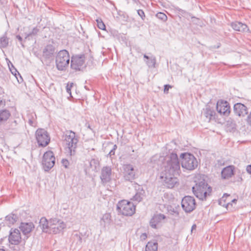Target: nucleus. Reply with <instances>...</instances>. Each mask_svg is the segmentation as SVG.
<instances>
[{"instance_id":"423d86ee","label":"nucleus","mask_w":251,"mask_h":251,"mask_svg":"<svg viewBox=\"0 0 251 251\" xmlns=\"http://www.w3.org/2000/svg\"><path fill=\"white\" fill-rule=\"evenodd\" d=\"M117 209L122 215L130 216L135 212V205L126 200H122L119 201L117 205Z\"/></svg>"},{"instance_id":"b1692460","label":"nucleus","mask_w":251,"mask_h":251,"mask_svg":"<svg viewBox=\"0 0 251 251\" xmlns=\"http://www.w3.org/2000/svg\"><path fill=\"white\" fill-rule=\"evenodd\" d=\"M8 61L7 62L9 68L10 69L11 73L16 77L19 83H21L23 81V79L21 76V75L19 73V72L16 70V69L14 67L12 63L8 59H6Z\"/></svg>"},{"instance_id":"3c124183","label":"nucleus","mask_w":251,"mask_h":251,"mask_svg":"<svg viewBox=\"0 0 251 251\" xmlns=\"http://www.w3.org/2000/svg\"><path fill=\"white\" fill-rule=\"evenodd\" d=\"M151 57H149V56L147 55L146 54L144 55V58L147 59V60H149L150 58Z\"/></svg>"},{"instance_id":"72a5a7b5","label":"nucleus","mask_w":251,"mask_h":251,"mask_svg":"<svg viewBox=\"0 0 251 251\" xmlns=\"http://www.w3.org/2000/svg\"><path fill=\"white\" fill-rule=\"evenodd\" d=\"M39 31V29L38 28H37V27H34L30 32L26 34L25 38L36 35Z\"/></svg>"},{"instance_id":"bb28decb","label":"nucleus","mask_w":251,"mask_h":251,"mask_svg":"<svg viewBox=\"0 0 251 251\" xmlns=\"http://www.w3.org/2000/svg\"><path fill=\"white\" fill-rule=\"evenodd\" d=\"M111 217L110 213H106L103 214L100 221V225L103 226L109 225L111 222Z\"/></svg>"},{"instance_id":"f704fd0d","label":"nucleus","mask_w":251,"mask_h":251,"mask_svg":"<svg viewBox=\"0 0 251 251\" xmlns=\"http://www.w3.org/2000/svg\"><path fill=\"white\" fill-rule=\"evenodd\" d=\"M156 17L159 19L161 20L163 22H165L167 20V16L165 14L162 12H158L156 14Z\"/></svg>"},{"instance_id":"f03ea898","label":"nucleus","mask_w":251,"mask_h":251,"mask_svg":"<svg viewBox=\"0 0 251 251\" xmlns=\"http://www.w3.org/2000/svg\"><path fill=\"white\" fill-rule=\"evenodd\" d=\"M63 138L67 151L70 155H74L77 147L78 136L72 130H67L64 134Z\"/></svg>"},{"instance_id":"79ce46f5","label":"nucleus","mask_w":251,"mask_h":251,"mask_svg":"<svg viewBox=\"0 0 251 251\" xmlns=\"http://www.w3.org/2000/svg\"><path fill=\"white\" fill-rule=\"evenodd\" d=\"M172 86L169 84H166L164 85V93L168 94L170 88H172Z\"/></svg>"},{"instance_id":"393cba45","label":"nucleus","mask_w":251,"mask_h":251,"mask_svg":"<svg viewBox=\"0 0 251 251\" xmlns=\"http://www.w3.org/2000/svg\"><path fill=\"white\" fill-rule=\"evenodd\" d=\"M19 220V216L15 214L11 213L6 216L5 218L6 224L8 226H11Z\"/></svg>"},{"instance_id":"052dcab7","label":"nucleus","mask_w":251,"mask_h":251,"mask_svg":"<svg viewBox=\"0 0 251 251\" xmlns=\"http://www.w3.org/2000/svg\"><path fill=\"white\" fill-rule=\"evenodd\" d=\"M85 89H87V90H89V89H87V87L85 86Z\"/></svg>"},{"instance_id":"de8ad7c7","label":"nucleus","mask_w":251,"mask_h":251,"mask_svg":"<svg viewBox=\"0 0 251 251\" xmlns=\"http://www.w3.org/2000/svg\"><path fill=\"white\" fill-rule=\"evenodd\" d=\"M75 236L77 239V240L79 241L80 243L82 242V237L80 235L77 234H75Z\"/></svg>"},{"instance_id":"39448f33","label":"nucleus","mask_w":251,"mask_h":251,"mask_svg":"<svg viewBox=\"0 0 251 251\" xmlns=\"http://www.w3.org/2000/svg\"><path fill=\"white\" fill-rule=\"evenodd\" d=\"M182 159L181 166L182 168L192 171L198 166V161L195 157L189 153H182L180 155Z\"/></svg>"},{"instance_id":"ddd939ff","label":"nucleus","mask_w":251,"mask_h":251,"mask_svg":"<svg viewBox=\"0 0 251 251\" xmlns=\"http://www.w3.org/2000/svg\"><path fill=\"white\" fill-rule=\"evenodd\" d=\"M112 168L111 166H104L100 172V178L102 185L105 186L111 180Z\"/></svg>"},{"instance_id":"6ab92c4d","label":"nucleus","mask_w":251,"mask_h":251,"mask_svg":"<svg viewBox=\"0 0 251 251\" xmlns=\"http://www.w3.org/2000/svg\"><path fill=\"white\" fill-rule=\"evenodd\" d=\"M202 114L208 122L211 121H216V112L210 106H207L203 109Z\"/></svg>"},{"instance_id":"20e7f679","label":"nucleus","mask_w":251,"mask_h":251,"mask_svg":"<svg viewBox=\"0 0 251 251\" xmlns=\"http://www.w3.org/2000/svg\"><path fill=\"white\" fill-rule=\"evenodd\" d=\"M70 62V55L65 50H60L56 56L55 63L58 70L63 71L68 67Z\"/></svg>"},{"instance_id":"603ef678","label":"nucleus","mask_w":251,"mask_h":251,"mask_svg":"<svg viewBox=\"0 0 251 251\" xmlns=\"http://www.w3.org/2000/svg\"><path fill=\"white\" fill-rule=\"evenodd\" d=\"M196 225H193L192 226L191 230L192 231L193 229H196Z\"/></svg>"},{"instance_id":"8fccbe9b","label":"nucleus","mask_w":251,"mask_h":251,"mask_svg":"<svg viewBox=\"0 0 251 251\" xmlns=\"http://www.w3.org/2000/svg\"><path fill=\"white\" fill-rule=\"evenodd\" d=\"M16 38L18 39V40L20 42H22L23 40L22 37L19 35L16 36Z\"/></svg>"},{"instance_id":"a18cd8bd","label":"nucleus","mask_w":251,"mask_h":251,"mask_svg":"<svg viewBox=\"0 0 251 251\" xmlns=\"http://www.w3.org/2000/svg\"><path fill=\"white\" fill-rule=\"evenodd\" d=\"M247 122L248 124L251 126V112L250 113L247 117Z\"/></svg>"},{"instance_id":"6e6552de","label":"nucleus","mask_w":251,"mask_h":251,"mask_svg":"<svg viewBox=\"0 0 251 251\" xmlns=\"http://www.w3.org/2000/svg\"><path fill=\"white\" fill-rule=\"evenodd\" d=\"M35 136L39 147H46L50 142L49 134L43 128H38L36 131Z\"/></svg>"},{"instance_id":"a19ab883","label":"nucleus","mask_w":251,"mask_h":251,"mask_svg":"<svg viewBox=\"0 0 251 251\" xmlns=\"http://www.w3.org/2000/svg\"><path fill=\"white\" fill-rule=\"evenodd\" d=\"M137 13L139 16L143 20H144L146 17L144 12L143 10L139 9L137 10Z\"/></svg>"},{"instance_id":"2f4dec72","label":"nucleus","mask_w":251,"mask_h":251,"mask_svg":"<svg viewBox=\"0 0 251 251\" xmlns=\"http://www.w3.org/2000/svg\"><path fill=\"white\" fill-rule=\"evenodd\" d=\"M146 64L149 68H155L156 64V58L154 56H151L150 58L146 61Z\"/></svg>"},{"instance_id":"58836bf2","label":"nucleus","mask_w":251,"mask_h":251,"mask_svg":"<svg viewBox=\"0 0 251 251\" xmlns=\"http://www.w3.org/2000/svg\"><path fill=\"white\" fill-rule=\"evenodd\" d=\"M73 85H74V83L72 82L71 83H68L66 86V91L68 94H69V95H70L71 97H72V95H71V90Z\"/></svg>"},{"instance_id":"bf43d9fd","label":"nucleus","mask_w":251,"mask_h":251,"mask_svg":"<svg viewBox=\"0 0 251 251\" xmlns=\"http://www.w3.org/2000/svg\"><path fill=\"white\" fill-rule=\"evenodd\" d=\"M220 46V44H219V45L218 46L217 48H219Z\"/></svg>"},{"instance_id":"f8f14e48","label":"nucleus","mask_w":251,"mask_h":251,"mask_svg":"<svg viewBox=\"0 0 251 251\" xmlns=\"http://www.w3.org/2000/svg\"><path fill=\"white\" fill-rule=\"evenodd\" d=\"M181 206L186 212L190 213L196 208L195 200L193 197L185 196L182 200Z\"/></svg>"},{"instance_id":"ea45409f","label":"nucleus","mask_w":251,"mask_h":251,"mask_svg":"<svg viewBox=\"0 0 251 251\" xmlns=\"http://www.w3.org/2000/svg\"><path fill=\"white\" fill-rule=\"evenodd\" d=\"M61 163L65 168H68L70 163L69 161L66 159H62L61 160Z\"/></svg>"},{"instance_id":"7c9ffc66","label":"nucleus","mask_w":251,"mask_h":251,"mask_svg":"<svg viewBox=\"0 0 251 251\" xmlns=\"http://www.w3.org/2000/svg\"><path fill=\"white\" fill-rule=\"evenodd\" d=\"M9 43V39L7 36V33L5 32L4 34L0 37V47L6 48Z\"/></svg>"},{"instance_id":"c9c22d12","label":"nucleus","mask_w":251,"mask_h":251,"mask_svg":"<svg viewBox=\"0 0 251 251\" xmlns=\"http://www.w3.org/2000/svg\"><path fill=\"white\" fill-rule=\"evenodd\" d=\"M117 149V146L116 144H115L113 146V148L110 150L109 153L107 154V156L109 157L110 158H111V159H112V158H113V156L115 155V151Z\"/></svg>"},{"instance_id":"c03bdc74","label":"nucleus","mask_w":251,"mask_h":251,"mask_svg":"<svg viewBox=\"0 0 251 251\" xmlns=\"http://www.w3.org/2000/svg\"><path fill=\"white\" fill-rule=\"evenodd\" d=\"M5 105V100L0 98V108L3 107Z\"/></svg>"},{"instance_id":"a211bd4d","label":"nucleus","mask_w":251,"mask_h":251,"mask_svg":"<svg viewBox=\"0 0 251 251\" xmlns=\"http://www.w3.org/2000/svg\"><path fill=\"white\" fill-rule=\"evenodd\" d=\"M234 113L238 116L244 117L248 113V108L246 106L241 103H237L233 107Z\"/></svg>"},{"instance_id":"cd10ccee","label":"nucleus","mask_w":251,"mask_h":251,"mask_svg":"<svg viewBox=\"0 0 251 251\" xmlns=\"http://www.w3.org/2000/svg\"><path fill=\"white\" fill-rule=\"evenodd\" d=\"M145 191L143 189H139L131 200L133 201L139 202L143 200V197L145 195Z\"/></svg>"},{"instance_id":"6e6d98bb","label":"nucleus","mask_w":251,"mask_h":251,"mask_svg":"<svg viewBox=\"0 0 251 251\" xmlns=\"http://www.w3.org/2000/svg\"><path fill=\"white\" fill-rule=\"evenodd\" d=\"M236 201H237L236 199H233V200H232V202H236Z\"/></svg>"},{"instance_id":"dca6fc26","label":"nucleus","mask_w":251,"mask_h":251,"mask_svg":"<svg viewBox=\"0 0 251 251\" xmlns=\"http://www.w3.org/2000/svg\"><path fill=\"white\" fill-rule=\"evenodd\" d=\"M216 108L219 113L225 116H228L230 113V107L226 101H218Z\"/></svg>"},{"instance_id":"5701e85b","label":"nucleus","mask_w":251,"mask_h":251,"mask_svg":"<svg viewBox=\"0 0 251 251\" xmlns=\"http://www.w3.org/2000/svg\"><path fill=\"white\" fill-rule=\"evenodd\" d=\"M234 169L233 166H228L224 168L221 172L222 177L224 179L230 178L234 175Z\"/></svg>"},{"instance_id":"864d4df0","label":"nucleus","mask_w":251,"mask_h":251,"mask_svg":"<svg viewBox=\"0 0 251 251\" xmlns=\"http://www.w3.org/2000/svg\"><path fill=\"white\" fill-rule=\"evenodd\" d=\"M229 195H227V194H225L223 196V197H222V199H224L225 197H229Z\"/></svg>"},{"instance_id":"680f3d73","label":"nucleus","mask_w":251,"mask_h":251,"mask_svg":"<svg viewBox=\"0 0 251 251\" xmlns=\"http://www.w3.org/2000/svg\"><path fill=\"white\" fill-rule=\"evenodd\" d=\"M221 201H222V200H221L219 201V203H220V204H221Z\"/></svg>"},{"instance_id":"412c9836","label":"nucleus","mask_w":251,"mask_h":251,"mask_svg":"<svg viewBox=\"0 0 251 251\" xmlns=\"http://www.w3.org/2000/svg\"><path fill=\"white\" fill-rule=\"evenodd\" d=\"M231 26L234 30L240 32H248L249 30L248 26L246 24L239 22L232 23Z\"/></svg>"},{"instance_id":"9b49d317","label":"nucleus","mask_w":251,"mask_h":251,"mask_svg":"<svg viewBox=\"0 0 251 251\" xmlns=\"http://www.w3.org/2000/svg\"><path fill=\"white\" fill-rule=\"evenodd\" d=\"M66 224L62 221L54 218L50 220V232L57 234L66 228Z\"/></svg>"},{"instance_id":"4be33fe9","label":"nucleus","mask_w":251,"mask_h":251,"mask_svg":"<svg viewBox=\"0 0 251 251\" xmlns=\"http://www.w3.org/2000/svg\"><path fill=\"white\" fill-rule=\"evenodd\" d=\"M165 218L163 214H159L154 215L150 221V225L153 228H157V225L161 221Z\"/></svg>"},{"instance_id":"0e129e2a","label":"nucleus","mask_w":251,"mask_h":251,"mask_svg":"<svg viewBox=\"0 0 251 251\" xmlns=\"http://www.w3.org/2000/svg\"><path fill=\"white\" fill-rule=\"evenodd\" d=\"M10 67H11V68H12V69H13V67L11 66Z\"/></svg>"},{"instance_id":"c85d7f7f","label":"nucleus","mask_w":251,"mask_h":251,"mask_svg":"<svg viewBox=\"0 0 251 251\" xmlns=\"http://www.w3.org/2000/svg\"><path fill=\"white\" fill-rule=\"evenodd\" d=\"M158 243L155 241H149L146 246L145 251H157Z\"/></svg>"},{"instance_id":"4c0bfd02","label":"nucleus","mask_w":251,"mask_h":251,"mask_svg":"<svg viewBox=\"0 0 251 251\" xmlns=\"http://www.w3.org/2000/svg\"><path fill=\"white\" fill-rule=\"evenodd\" d=\"M97 22L98 27L100 29H102V30L105 29V25L103 23V22L101 20V19L97 20Z\"/></svg>"},{"instance_id":"aec40b11","label":"nucleus","mask_w":251,"mask_h":251,"mask_svg":"<svg viewBox=\"0 0 251 251\" xmlns=\"http://www.w3.org/2000/svg\"><path fill=\"white\" fill-rule=\"evenodd\" d=\"M19 228L24 234L26 235L34 228V225L32 222L22 223Z\"/></svg>"},{"instance_id":"5fc2aeb1","label":"nucleus","mask_w":251,"mask_h":251,"mask_svg":"<svg viewBox=\"0 0 251 251\" xmlns=\"http://www.w3.org/2000/svg\"><path fill=\"white\" fill-rule=\"evenodd\" d=\"M12 124H15V125H16L17 122L16 121H14L13 122H12Z\"/></svg>"},{"instance_id":"f257e3e1","label":"nucleus","mask_w":251,"mask_h":251,"mask_svg":"<svg viewBox=\"0 0 251 251\" xmlns=\"http://www.w3.org/2000/svg\"><path fill=\"white\" fill-rule=\"evenodd\" d=\"M195 185L192 187L194 195L201 200H206L212 192V188L207 183L204 175H198L195 177Z\"/></svg>"},{"instance_id":"09e8293b","label":"nucleus","mask_w":251,"mask_h":251,"mask_svg":"<svg viewBox=\"0 0 251 251\" xmlns=\"http://www.w3.org/2000/svg\"><path fill=\"white\" fill-rule=\"evenodd\" d=\"M246 170L248 173H249L250 174H251V165H249L247 166Z\"/></svg>"},{"instance_id":"37998d69","label":"nucleus","mask_w":251,"mask_h":251,"mask_svg":"<svg viewBox=\"0 0 251 251\" xmlns=\"http://www.w3.org/2000/svg\"><path fill=\"white\" fill-rule=\"evenodd\" d=\"M147 238V235L146 233H142L140 236V238L141 240H145Z\"/></svg>"},{"instance_id":"4d7b16f0","label":"nucleus","mask_w":251,"mask_h":251,"mask_svg":"<svg viewBox=\"0 0 251 251\" xmlns=\"http://www.w3.org/2000/svg\"><path fill=\"white\" fill-rule=\"evenodd\" d=\"M88 127L89 128H90L91 130H92V129L91 128L90 126H89H89H88Z\"/></svg>"},{"instance_id":"1a4fd4ad","label":"nucleus","mask_w":251,"mask_h":251,"mask_svg":"<svg viewBox=\"0 0 251 251\" xmlns=\"http://www.w3.org/2000/svg\"><path fill=\"white\" fill-rule=\"evenodd\" d=\"M55 161V158L52 151H49L45 152L42 162L43 169L46 172L50 170L54 166Z\"/></svg>"},{"instance_id":"9d476101","label":"nucleus","mask_w":251,"mask_h":251,"mask_svg":"<svg viewBox=\"0 0 251 251\" xmlns=\"http://www.w3.org/2000/svg\"><path fill=\"white\" fill-rule=\"evenodd\" d=\"M85 57L84 54L73 56L71 58V67L75 71H81L86 67Z\"/></svg>"},{"instance_id":"e2e57ef3","label":"nucleus","mask_w":251,"mask_h":251,"mask_svg":"<svg viewBox=\"0 0 251 251\" xmlns=\"http://www.w3.org/2000/svg\"><path fill=\"white\" fill-rule=\"evenodd\" d=\"M10 67H11V68H12V69H13V67L11 66Z\"/></svg>"},{"instance_id":"473e14b6","label":"nucleus","mask_w":251,"mask_h":251,"mask_svg":"<svg viewBox=\"0 0 251 251\" xmlns=\"http://www.w3.org/2000/svg\"><path fill=\"white\" fill-rule=\"evenodd\" d=\"M40 223L42 224V227L44 229H50V222H48L46 218L42 217L40 220Z\"/></svg>"},{"instance_id":"13d9d810","label":"nucleus","mask_w":251,"mask_h":251,"mask_svg":"<svg viewBox=\"0 0 251 251\" xmlns=\"http://www.w3.org/2000/svg\"><path fill=\"white\" fill-rule=\"evenodd\" d=\"M0 251H5L4 249H0Z\"/></svg>"},{"instance_id":"f3484780","label":"nucleus","mask_w":251,"mask_h":251,"mask_svg":"<svg viewBox=\"0 0 251 251\" xmlns=\"http://www.w3.org/2000/svg\"><path fill=\"white\" fill-rule=\"evenodd\" d=\"M55 47L53 45H47L43 50V57L45 59H49L52 58L55 53Z\"/></svg>"},{"instance_id":"49530a36","label":"nucleus","mask_w":251,"mask_h":251,"mask_svg":"<svg viewBox=\"0 0 251 251\" xmlns=\"http://www.w3.org/2000/svg\"><path fill=\"white\" fill-rule=\"evenodd\" d=\"M97 161L95 159H92L91 161H90V167L91 168H93V165L96 164Z\"/></svg>"},{"instance_id":"c756f323","label":"nucleus","mask_w":251,"mask_h":251,"mask_svg":"<svg viewBox=\"0 0 251 251\" xmlns=\"http://www.w3.org/2000/svg\"><path fill=\"white\" fill-rule=\"evenodd\" d=\"M36 116L35 113H32L27 115V122L32 126H36Z\"/></svg>"},{"instance_id":"a878e982","label":"nucleus","mask_w":251,"mask_h":251,"mask_svg":"<svg viewBox=\"0 0 251 251\" xmlns=\"http://www.w3.org/2000/svg\"><path fill=\"white\" fill-rule=\"evenodd\" d=\"M11 113L6 109L0 110V124H2L10 118Z\"/></svg>"},{"instance_id":"e433bc0d","label":"nucleus","mask_w":251,"mask_h":251,"mask_svg":"<svg viewBox=\"0 0 251 251\" xmlns=\"http://www.w3.org/2000/svg\"><path fill=\"white\" fill-rule=\"evenodd\" d=\"M168 211L171 215H172L176 217H179V212L176 209L171 207L170 209L168 210Z\"/></svg>"},{"instance_id":"2eb2a0df","label":"nucleus","mask_w":251,"mask_h":251,"mask_svg":"<svg viewBox=\"0 0 251 251\" xmlns=\"http://www.w3.org/2000/svg\"><path fill=\"white\" fill-rule=\"evenodd\" d=\"M9 242L14 245H18L22 242L21 232L18 229L11 228L8 237Z\"/></svg>"},{"instance_id":"0eeeda50","label":"nucleus","mask_w":251,"mask_h":251,"mask_svg":"<svg viewBox=\"0 0 251 251\" xmlns=\"http://www.w3.org/2000/svg\"><path fill=\"white\" fill-rule=\"evenodd\" d=\"M177 175L179 174L162 172L161 174L160 178L163 185L168 188H173L176 184L178 185V179L176 176Z\"/></svg>"},{"instance_id":"4468645a","label":"nucleus","mask_w":251,"mask_h":251,"mask_svg":"<svg viewBox=\"0 0 251 251\" xmlns=\"http://www.w3.org/2000/svg\"><path fill=\"white\" fill-rule=\"evenodd\" d=\"M124 177L126 181L132 182L135 178V172L133 166L130 164L123 165Z\"/></svg>"},{"instance_id":"7ed1b4c3","label":"nucleus","mask_w":251,"mask_h":251,"mask_svg":"<svg viewBox=\"0 0 251 251\" xmlns=\"http://www.w3.org/2000/svg\"><path fill=\"white\" fill-rule=\"evenodd\" d=\"M163 167V172L179 174L180 163L176 153L172 152L167 156Z\"/></svg>"}]
</instances>
